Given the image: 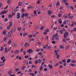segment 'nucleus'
I'll use <instances>...</instances> for the list:
<instances>
[{
    "instance_id": "obj_46",
    "label": "nucleus",
    "mask_w": 76,
    "mask_h": 76,
    "mask_svg": "<svg viewBox=\"0 0 76 76\" xmlns=\"http://www.w3.org/2000/svg\"><path fill=\"white\" fill-rule=\"evenodd\" d=\"M32 64V61H29V64Z\"/></svg>"
},
{
    "instance_id": "obj_60",
    "label": "nucleus",
    "mask_w": 76,
    "mask_h": 76,
    "mask_svg": "<svg viewBox=\"0 0 76 76\" xmlns=\"http://www.w3.org/2000/svg\"><path fill=\"white\" fill-rule=\"evenodd\" d=\"M52 42V44H56V42L55 41H53Z\"/></svg>"
},
{
    "instance_id": "obj_5",
    "label": "nucleus",
    "mask_w": 76,
    "mask_h": 76,
    "mask_svg": "<svg viewBox=\"0 0 76 76\" xmlns=\"http://www.w3.org/2000/svg\"><path fill=\"white\" fill-rule=\"evenodd\" d=\"M48 15L50 16V14L53 13V11L51 10H49L48 11Z\"/></svg>"
},
{
    "instance_id": "obj_27",
    "label": "nucleus",
    "mask_w": 76,
    "mask_h": 76,
    "mask_svg": "<svg viewBox=\"0 0 76 76\" xmlns=\"http://www.w3.org/2000/svg\"><path fill=\"white\" fill-rule=\"evenodd\" d=\"M21 29H22V28H21V27H19L18 28V30L19 31L21 30Z\"/></svg>"
},
{
    "instance_id": "obj_43",
    "label": "nucleus",
    "mask_w": 76,
    "mask_h": 76,
    "mask_svg": "<svg viewBox=\"0 0 76 76\" xmlns=\"http://www.w3.org/2000/svg\"><path fill=\"white\" fill-rule=\"evenodd\" d=\"M28 72L29 73H31L32 72V69H30L28 70Z\"/></svg>"
},
{
    "instance_id": "obj_22",
    "label": "nucleus",
    "mask_w": 76,
    "mask_h": 76,
    "mask_svg": "<svg viewBox=\"0 0 76 76\" xmlns=\"http://www.w3.org/2000/svg\"><path fill=\"white\" fill-rule=\"evenodd\" d=\"M19 70V69L18 68H16L15 70V72H18Z\"/></svg>"
},
{
    "instance_id": "obj_50",
    "label": "nucleus",
    "mask_w": 76,
    "mask_h": 76,
    "mask_svg": "<svg viewBox=\"0 0 76 76\" xmlns=\"http://www.w3.org/2000/svg\"><path fill=\"white\" fill-rule=\"evenodd\" d=\"M0 51H2L3 50V47H1V49H0Z\"/></svg>"
},
{
    "instance_id": "obj_11",
    "label": "nucleus",
    "mask_w": 76,
    "mask_h": 76,
    "mask_svg": "<svg viewBox=\"0 0 76 76\" xmlns=\"http://www.w3.org/2000/svg\"><path fill=\"white\" fill-rule=\"evenodd\" d=\"M70 61H70V59L69 58H68L67 59L66 61V63H70Z\"/></svg>"
},
{
    "instance_id": "obj_44",
    "label": "nucleus",
    "mask_w": 76,
    "mask_h": 76,
    "mask_svg": "<svg viewBox=\"0 0 76 76\" xmlns=\"http://www.w3.org/2000/svg\"><path fill=\"white\" fill-rule=\"evenodd\" d=\"M40 51V49H37L36 50V51L37 52H39Z\"/></svg>"
},
{
    "instance_id": "obj_49",
    "label": "nucleus",
    "mask_w": 76,
    "mask_h": 76,
    "mask_svg": "<svg viewBox=\"0 0 76 76\" xmlns=\"http://www.w3.org/2000/svg\"><path fill=\"white\" fill-rule=\"evenodd\" d=\"M45 39H48V36H47L45 37Z\"/></svg>"
},
{
    "instance_id": "obj_35",
    "label": "nucleus",
    "mask_w": 76,
    "mask_h": 76,
    "mask_svg": "<svg viewBox=\"0 0 76 76\" xmlns=\"http://www.w3.org/2000/svg\"><path fill=\"white\" fill-rule=\"evenodd\" d=\"M8 20V19L7 18H6L4 19V22H6L7 21V20Z\"/></svg>"
},
{
    "instance_id": "obj_36",
    "label": "nucleus",
    "mask_w": 76,
    "mask_h": 76,
    "mask_svg": "<svg viewBox=\"0 0 76 76\" xmlns=\"http://www.w3.org/2000/svg\"><path fill=\"white\" fill-rule=\"evenodd\" d=\"M37 36V35L35 34H33L32 35V37H36Z\"/></svg>"
},
{
    "instance_id": "obj_31",
    "label": "nucleus",
    "mask_w": 76,
    "mask_h": 76,
    "mask_svg": "<svg viewBox=\"0 0 76 76\" xmlns=\"http://www.w3.org/2000/svg\"><path fill=\"white\" fill-rule=\"evenodd\" d=\"M32 35H28V37L29 38H32Z\"/></svg>"
},
{
    "instance_id": "obj_24",
    "label": "nucleus",
    "mask_w": 76,
    "mask_h": 76,
    "mask_svg": "<svg viewBox=\"0 0 76 76\" xmlns=\"http://www.w3.org/2000/svg\"><path fill=\"white\" fill-rule=\"evenodd\" d=\"M59 32L60 34H62L63 33V30H61L59 31Z\"/></svg>"
},
{
    "instance_id": "obj_25",
    "label": "nucleus",
    "mask_w": 76,
    "mask_h": 76,
    "mask_svg": "<svg viewBox=\"0 0 76 76\" xmlns=\"http://www.w3.org/2000/svg\"><path fill=\"white\" fill-rule=\"evenodd\" d=\"M26 21H24L23 22V23L24 25H27V23H26Z\"/></svg>"
},
{
    "instance_id": "obj_19",
    "label": "nucleus",
    "mask_w": 76,
    "mask_h": 76,
    "mask_svg": "<svg viewBox=\"0 0 76 76\" xmlns=\"http://www.w3.org/2000/svg\"><path fill=\"white\" fill-rule=\"evenodd\" d=\"M59 23L60 24H61V23H62V21H61V19H60L59 21Z\"/></svg>"
},
{
    "instance_id": "obj_53",
    "label": "nucleus",
    "mask_w": 76,
    "mask_h": 76,
    "mask_svg": "<svg viewBox=\"0 0 76 76\" xmlns=\"http://www.w3.org/2000/svg\"><path fill=\"white\" fill-rule=\"evenodd\" d=\"M37 44L38 45H41V42H38Z\"/></svg>"
},
{
    "instance_id": "obj_55",
    "label": "nucleus",
    "mask_w": 76,
    "mask_h": 76,
    "mask_svg": "<svg viewBox=\"0 0 76 76\" xmlns=\"http://www.w3.org/2000/svg\"><path fill=\"white\" fill-rule=\"evenodd\" d=\"M12 16L11 15H8V17L9 18H12Z\"/></svg>"
},
{
    "instance_id": "obj_63",
    "label": "nucleus",
    "mask_w": 76,
    "mask_h": 76,
    "mask_svg": "<svg viewBox=\"0 0 76 76\" xmlns=\"http://www.w3.org/2000/svg\"><path fill=\"white\" fill-rule=\"evenodd\" d=\"M6 32L5 31H4L3 32V34H6Z\"/></svg>"
},
{
    "instance_id": "obj_9",
    "label": "nucleus",
    "mask_w": 76,
    "mask_h": 76,
    "mask_svg": "<svg viewBox=\"0 0 76 76\" xmlns=\"http://www.w3.org/2000/svg\"><path fill=\"white\" fill-rule=\"evenodd\" d=\"M15 31V27H13L12 29V30L11 31L12 32V33H13Z\"/></svg>"
},
{
    "instance_id": "obj_59",
    "label": "nucleus",
    "mask_w": 76,
    "mask_h": 76,
    "mask_svg": "<svg viewBox=\"0 0 76 76\" xmlns=\"http://www.w3.org/2000/svg\"><path fill=\"white\" fill-rule=\"evenodd\" d=\"M73 18V16H70L69 17V18L70 19H72Z\"/></svg>"
},
{
    "instance_id": "obj_48",
    "label": "nucleus",
    "mask_w": 76,
    "mask_h": 76,
    "mask_svg": "<svg viewBox=\"0 0 76 76\" xmlns=\"http://www.w3.org/2000/svg\"><path fill=\"white\" fill-rule=\"evenodd\" d=\"M4 11H2L1 13H0L1 15H3V14H4Z\"/></svg>"
},
{
    "instance_id": "obj_37",
    "label": "nucleus",
    "mask_w": 76,
    "mask_h": 76,
    "mask_svg": "<svg viewBox=\"0 0 76 76\" xmlns=\"http://www.w3.org/2000/svg\"><path fill=\"white\" fill-rule=\"evenodd\" d=\"M4 56H2L1 58V60H3V59H4Z\"/></svg>"
},
{
    "instance_id": "obj_61",
    "label": "nucleus",
    "mask_w": 76,
    "mask_h": 76,
    "mask_svg": "<svg viewBox=\"0 0 76 76\" xmlns=\"http://www.w3.org/2000/svg\"><path fill=\"white\" fill-rule=\"evenodd\" d=\"M8 74L9 75H10V74H12V72H11V71L9 72H8Z\"/></svg>"
},
{
    "instance_id": "obj_33",
    "label": "nucleus",
    "mask_w": 76,
    "mask_h": 76,
    "mask_svg": "<svg viewBox=\"0 0 76 76\" xmlns=\"http://www.w3.org/2000/svg\"><path fill=\"white\" fill-rule=\"evenodd\" d=\"M47 49H48L49 50L50 49H51V47L50 46H48L47 48Z\"/></svg>"
},
{
    "instance_id": "obj_16",
    "label": "nucleus",
    "mask_w": 76,
    "mask_h": 76,
    "mask_svg": "<svg viewBox=\"0 0 76 76\" xmlns=\"http://www.w3.org/2000/svg\"><path fill=\"white\" fill-rule=\"evenodd\" d=\"M39 62H38V60H36L34 62L35 64H38V63Z\"/></svg>"
},
{
    "instance_id": "obj_13",
    "label": "nucleus",
    "mask_w": 76,
    "mask_h": 76,
    "mask_svg": "<svg viewBox=\"0 0 76 76\" xmlns=\"http://www.w3.org/2000/svg\"><path fill=\"white\" fill-rule=\"evenodd\" d=\"M3 66V62L2 61L0 62V66Z\"/></svg>"
},
{
    "instance_id": "obj_56",
    "label": "nucleus",
    "mask_w": 76,
    "mask_h": 76,
    "mask_svg": "<svg viewBox=\"0 0 76 76\" xmlns=\"http://www.w3.org/2000/svg\"><path fill=\"white\" fill-rule=\"evenodd\" d=\"M7 39V37H5L4 39V41H5Z\"/></svg>"
},
{
    "instance_id": "obj_3",
    "label": "nucleus",
    "mask_w": 76,
    "mask_h": 76,
    "mask_svg": "<svg viewBox=\"0 0 76 76\" xmlns=\"http://www.w3.org/2000/svg\"><path fill=\"white\" fill-rule=\"evenodd\" d=\"M20 14L19 13H18L17 14V19H20Z\"/></svg>"
},
{
    "instance_id": "obj_30",
    "label": "nucleus",
    "mask_w": 76,
    "mask_h": 76,
    "mask_svg": "<svg viewBox=\"0 0 76 76\" xmlns=\"http://www.w3.org/2000/svg\"><path fill=\"white\" fill-rule=\"evenodd\" d=\"M56 6H59V2L58 1H57L56 3Z\"/></svg>"
},
{
    "instance_id": "obj_2",
    "label": "nucleus",
    "mask_w": 76,
    "mask_h": 76,
    "mask_svg": "<svg viewBox=\"0 0 76 76\" xmlns=\"http://www.w3.org/2000/svg\"><path fill=\"white\" fill-rule=\"evenodd\" d=\"M29 52V54H31V53H32L34 52V51H33V50H32V49H30L29 50H27V53H28Z\"/></svg>"
},
{
    "instance_id": "obj_10",
    "label": "nucleus",
    "mask_w": 76,
    "mask_h": 76,
    "mask_svg": "<svg viewBox=\"0 0 76 76\" xmlns=\"http://www.w3.org/2000/svg\"><path fill=\"white\" fill-rule=\"evenodd\" d=\"M48 67L50 69H53V65L52 64H49L48 65Z\"/></svg>"
},
{
    "instance_id": "obj_38",
    "label": "nucleus",
    "mask_w": 76,
    "mask_h": 76,
    "mask_svg": "<svg viewBox=\"0 0 76 76\" xmlns=\"http://www.w3.org/2000/svg\"><path fill=\"white\" fill-rule=\"evenodd\" d=\"M30 75H31L32 76H34V74L32 73H30Z\"/></svg>"
},
{
    "instance_id": "obj_1",
    "label": "nucleus",
    "mask_w": 76,
    "mask_h": 76,
    "mask_svg": "<svg viewBox=\"0 0 76 76\" xmlns=\"http://www.w3.org/2000/svg\"><path fill=\"white\" fill-rule=\"evenodd\" d=\"M68 35H69V32L67 31L65 32L64 35V38H67Z\"/></svg>"
},
{
    "instance_id": "obj_20",
    "label": "nucleus",
    "mask_w": 76,
    "mask_h": 76,
    "mask_svg": "<svg viewBox=\"0 0 76 76\" xmlns=\"http://www.w3.org/2000/svg\"><path fill=\"white\" fill-rule=\"evenodd\" d=\"M34 13L35 16H36L37 15V11H35V10L34 11Z\"/></svg>"
},
{
    "instance_id": "obj_15",
    "label": "nucleus",
    "mask_w": 76,
    "mask_h": 76,
    "mask_svg": "<svg viewBox=\"0 0 76 76\" xmlns=\"http://www.w3.org/2000/svg\"><path fill=\"white\" fill-rule=\"evenodd\" d=\"M12 31H10V32L8 33V37H9L10 36V35H11V34H12Z\"/></svg>"
},
{
    "instance_id": "obj_28",
    "label": "nucleus",
    "mask_w": 76,
    "mask_h": 76,
    "mask_svg": "<svg viewBox=\"0 0 76 76\" xmlns=\"http://www.w3.org/2000/svg\"><path fill=\"white\" fill-rule=\"evenodd\" d=\"M57 56V58H58V59H59V58H60V55H58Z\"/></svg>"
},
{
    "instance_id": "obj_51",
    "label": "nucleus",
    "mask_w": 76,
    "mask_h": 76,
    "mask_svg": "<svg viewBox=\"0 0 76 76\" xmlns=\"http://www.w3.org/2000/svg\"><path fill=\"white\" fill-rule=\"evenodd\" d=\"M66 60L65 59H64V60H63L62 61L63 63H65V62H66Z\"/></svg>"
},
{
    "instance_id": "obj_57",
    "label": "nucleus",
    "mask_w": 76,
    "mask_h": 76,
    "mask_svg": "<svg viewBox=\"0 0 76 76\" xmlns=\"http://www.w3.org/2000/svg\"><path fill=\"white\" fill-rule=\"evenodd\" d=\"M73 31L74 32H76V28H73Z\"/></svg>"
},
{
    "instance_id": "obj_29",
    "label": "nucleus",
    "mask_w": 76,
    "mask_h": 76,
    "mask_svg": "<svg viewBox=\"0 0 76 76\" xmlns=\"http://www.w3.org/2000/svg\"><path fill=\"white\" fill-rule=\"evenodd\" d=\"M13 47H16L17 46V44L16 43H14L13 44Z\"/></svg>"
},
{
    "instance_id": "obj_18",
    "label": "nucleus",
    "mask_w": 76,
    "mask_h": 76,
    "mask_svg": "<svg viewBox=\"0 0 76 76\" xmlns=\"http://www.w3.org/2000/svg\"><path fill=\"white\" fill-rule=\"evenodd\" d=\"M19 52V50H15V54H16L17 53H18Z\"/></svg>"
},
{
    "instance_id": "obj_4",
    "label": "nucleus",
    "mask_w": 76,
    "mask_h": 76,
    "mask_svg": "<svg viewBox=\"0 0 76 76\" xmlns=\"http://www.w3.org/2000/svg\"><path fill=\"white\" fill-rule=\"evenodd\" d=\"M11 49V48L9 47L8 49H6L5 50V53H7V52H8V51H10Z\"/></svg>"
},
{
    "instance_id": "obj_34",
    "label": "nucleus",
    "mask_w": 76,
    "mask_h": 76,
    "mask_svg": "<svg viewBox=\"0 0 76 76\" xmlns=\"http://www.w3.org/2000/svg\"><path fill=\"white\" fill-rule=\"evenodd\" d=\"M58 65H59V63H56V64L55 65V67H57Z\"/></svg>"
},
{
    "instance_id": "obj_14",
    "label": "nucleus",
    "mask_w": 76,
    "mask_h": 76,
    "mask_svg": "<svg viewBox=\"0 0 76 76\" xmlns=\"http://www.w3.org/2000/svg\"><path fill=\"white\" fill-rule=\"evenodd\" d=\"M28 13H26L24 14V16H25L26 18H27V17H28Z\"/></svg>"
},
{
    "instance_id": "obj_45",
    "label": "nucleus",
    "mask_w": 76,
    "mask_h": 76,
    "mask_svg": "<svg viewBox=\"0 0 76 76\" xmlns=\"http://www.w3.org/2000/svg\"><path fill=\"white\" fill-rule=\"evenodd\" d=\"M35 75H36L38 73V71H35L34 72Z\"/></svg>"
},
{
    "instance_id": "obj_54",
    "label": "nucleus",
    "mask_w": 76,
    "mask_h": 76,
    "mask_svg": "<svg viewBox=\"0 0 76 76\" xmlns=\"http://www.w3.org/2000/svg\"><path fill=\"white\" fill-rule=\"evenodd\" d=\"M23 53L24 55H25V54H26V51H23Z\"/></svg>"
},
{
    "instance_id": "obj_41",
    "label": "nucleus",
    "mask_w": 76,
    "mask_h": 76,
    "mask_svg": "<svg viewBox=\"0 0 76 76\" xmlns=\"http://www.w3.org/2000/svg\"><path fill=\"white\" fill-rule=\"evenodd\" d=\"M38 54L39 55V56H41V55L42 54V53L41 52H39L38 53Z\"/></svg>"
},
{
    "instance_id": "obj_8",
    "label": "nucleus",
    "mask_w": 76,
    "mask_h": 76,
    "mask_svg": "<svg viewBox=\"0 0 76 76\" xmlns=\"http://www.w3.org/2000/svg\"><path fill=\"white\" fill-rule=\"evenodd\" d=\"M63 17L64 18H68V15L67 14H65L63 15Z\"/></svg>"
},
{
    "instance_id": "obj_12",
    "label": "nucleus",
    "mask_w": 76,
    "mask_h": 76,
    "mask_svg": "<svg viewBox=\"0 0 76 76\" xmlns=\"http://www.w3.org/2000/svg\"><path fill=\"white\" fill-rule=\"evenodd\" d=\"M70 66H72V67H75V66H76V64H70Z\"/></svg>"
},
{
    "instance_id": "obj_42",
    "label": "nucleus",
    "mask_w": 76,
    "mask_h": 76,
    "mask_svg": "<svg viewBox=\"0 0 76 76\" xmlns=\"http://www.w3.org/2000/svg\"><path fill=\"white\" fill-rule=\"evenodd\" d=\"M59 67L60 68V69H61V68H63V66L61 65L59 66Z\"/></svg>"
},
{
    "instance_id": "obj_32",
    "label": "nucleus",
    "mask_w": 76,
    "mask_h": 76,
    "mask_svg": "<svg viewBox=\"0 0 76 76\" xmlns=\"http://www.w3.org/2000/svg\"><path fill=\"white\" fill-rule=\"evenodd\" d=\"M22 4V3L21 2H20L18 3V6H21V4Z\"/></svg>"
},
{
    "instance_id": "obj_6",
    "label": "nucleus",
    "mask_w": 76,
    "mask_h": 76,
    "mask_svg": "<svg viewBox=\"0 0 76 76\" xmlns=\"http://www.w3.org/2000/svg\"><path fill=\"white\" fill-rule=\"evenodd\" d=\"M57 36H58V34L56 33L55 34H53V38H55V37H57Z\"/></svg>"
},
{
    "instance_id": "obj_39",
    "label": "nucleus",
    "mask_w": 76,
    "mask_h": 76,
    "mask_svg": "<svg viewBox=\"0 0 76 76\" xmlns=\"http://www.w3.org/2000/svg\"><path fill=\"white\" fill-rule=\"evenodd\" d=\"M28 57H29V56L28 55H26L25 56V58H28Z\"/></svg>"
},
{
    "instance_id": "obj_62",
    "label": "nucleus",
    "mask_w": 76,
    "mask_h": 76,
    "mask_svg": "<svg viewBox=\"0 0 76 76\" xmlns=\"http://www.w3.org/2000/svg\"><path fill=\"white\" fill-rule=\"evenodd\" d=\"M44 28L43 27V26H42L40 28V29H41V30H42V29H43Z\"/></svg>"
},
{
    "instance_id": "obj_58",
    "label": "nucleus",
    "mask_w": 76,
    "mask_h": 76,
    "mask_svg": "<svg viewBox=\"0 0 76 76\" xmlns=\"http://www.w3.org/2000/svg\"><path fill=\"white\" fill-rule=\"evenodd\" d=\"M47 70V68H45L44 69V71H45V72H46Z\"/></svg>"
},
{
    "instance_id": "obj_40",
    "label": "nucleus",
    "mask_w": 76,
    "mask_h": 76,
    "mask_svg": "<svg viewBox=\"0 0 76 76\" xmlns=\"http://www.w3.org/2000/svg\"><path fill=\"white\" fill-rule=\"evenodd\" d=\"M7 3L10 4V0H8L7 1Z\"/></svg>"
},
{
    "instance_id": "obj_26",
    "label": "nucleus",
    "mask_w": 76,
    "mask_h": 76,
    "mask_svg": "<svg viewBox=\"0 0 76 76\" xmlns=\"http://www.w3.org/2000/svg\"><path fill=\"white\" fill-rule=\"evenodd\" d=\"M12 21H10V22L9 26H12Z\"/></svg>"
},
{
    "instance_id": "obj_47",
    "label": "nucleus",
    "mask_w": 76,
    "mask_h": 76,
    "mask_svg": "<svg viewBox=\"0 0 76 76\" xmlns=\"http://www.w3.org/2000/svg\"><path fill=\"white\" fill-rule=\"evenodd\" d=\"M10 43H11V40H10L8 41V44H10Z\"/></svg>"
},
{
    "instance_id": "obj_21",
    "label": "nucleus",
    "mask_w": 76,
    "mask_h": 76,
    "mask_svg": "<svg viewBox=\"0 0 76 76\" xmlns=\"http://www.w3.org/2000/svg\"><path fill=\"white\" fill-rule=\"evenodd\" d=\"M38 60L39 61V63H41V62L42 61V59H38Z\"/></svg>"
},
{
    "instance_id": "obj_23",
    "label": "nucleus",
    "mask_w": 76,
    "mask_h": 76,
    "mask_svg": "<svg viewBox=\"0 0 76 76\" xmlns=\"http://www.w3.org/2000/svg\"><path fill=\"white\" fill-rule=\"evenodd\" d=\"M10 27H11V26H8L7 27V29H10Z\"/></svg>"
},
{
    "instance_id": "obj_7",
    "label": "nucleus",
    "mask_w": 76,
    "mask_h": 76,
    "mask_svg": "<svg viewBox=\"0 0 76 76\" xmlns=\"http://www.w3.org/2000/svg\"><path fill=\"white\" fill-rule=\"evenodd\" d=\"M29 45V43H26L25 44V47H28V46Z\"/></svg>"
},
{
    "instance_id": "obj_52",
    "label": "nucleus",
    "mask_w": 76,
    "mask_h": 76,
    "mask_svg": "<svg viewBox=\"0 0 76 76\" xmlns=\"http://www.w3.org/2000/svg\"><path fill=\"white\" fill-rule=\"evenodd\" d=\"M63 64L64 66H66V64H67V63H66V62H65L63 63Z\"/></svg>"
},
{
    "instance_id": "obj_64",
    "label": "nucleus",
    "mask_w": 76,
    "mask_h": 76,
    "mask_svg": "<svg viewBox=\"0 0 76 76\" xmlns=\"http://www.w3.org/2000/svg\"><path fill=\"white\" fill-rule=\"evenodd\" d=\"M7 7H8V5H7L6 7L4 8V9L5 10V9H6Z\"/></svg>"
},
{
    "instance_id": "obj_17",
    "label": "nucleus",
    "mask_w": 76,
    "mask_h": 76,
    "mask_svg": "<svg viewBox=\"0 0 76 76\" xmlns=\"http://www.w3.org/2000/svg\"><path fill=\"white\" fill-rule=\"evenodd\" d=\"M59 48H61V49H63L64 48V47L63 45H61V46H59Z\"/></svg>"
}]
</instances>
